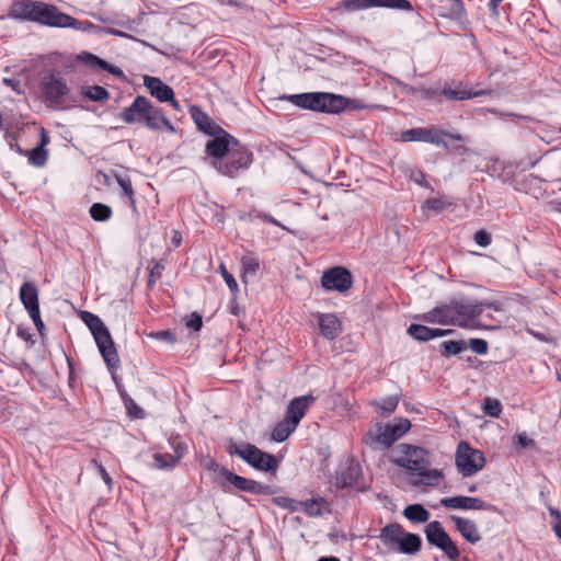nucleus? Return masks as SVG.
I'll return each instance as SVG.
<instances>
[{
    "label": "nucleus",
    "instance_id": "obj_1",
    "mask_svg": "<svg viewBox=\"0 0 561 561\" xmlns=\"http://www.w3.org/2000/svg\"><path fill=\"white\" fill-rule=\"evenodd\" d=\"M211 137L206 142L205 153L211 165L222 175L234 178L253 162V153L225 129Z\"/></svg>",
    "mask_w": 561,
    "mask_h": 561
},
{
    "label": "nucleus",
    "instance_id": "obj_2",
    "mask_svg": "<svg viewBox=\"0 0 561 561\" xmlns=\"http://www.w3.org/2000/svg\"><path fill=\"white\" fill-rule=\"evenodd\" d=\"M392 463L410 471L409 482L413 486H437L443 479L442 470L430 468V451L420 446L399 444L394 449Z\"/></svg>",
    "mask_w": 561,
    "mask_h": 561
},
{
    "label": "nucleus",
    "instance_id": "obj_3",
    "mask_svg": "<svg viewBox=\"0 0 561 561\" xmlns=\"http://www.w3.org/2000/svg\"><path fill=\"white\" fill-rule=\"evenodd\" d=\"M117 118L125 124H141L152 130L174 133L175 128L161 107L154 106L146 96L137 95L131 104L123 108Z\"/></svg>",
    "mask_w": 561,
    "mask_h": 561
},
{
    "label": "nucleus",
    "instance_id": "obj_4",
    "mask_svg": "<svg viewBox=\"0 0 561 561\" xmlns=\"http://www.w3.org/2000/svg\"><path fill=\"white\" fill-rule=\"evenodd\" d=\"M226 453L231 457H239L255 470L276 473L279 462L277 458L259 447L247 442H234L229 439L226 445Z\"/></svg>",
    "mask_w": 561,
    "mask_h": 561
},
{
    "label": "nucleus",
    "instance_id": "obj_5",
    "mask_svg": "<svg viewBox=\"0 0 561 561\" xmlns=\"http://www.w3.org/2000/svg\"><path fill=\"white\" fill-rule=\"evenodd\" d=\"M378 538L388 552L413 556L422 548L421 537L416 534L405 531L398 523H391L382 527Z\"/></svg>",
    "mask_w": 561,
    "mask_h": 561
},
{
    "label": "nucleus",
    "instance_id": "obj_6",
    "mask_svg": "<svg viewBox=\"0 0 561 561\" xmlns=\"http://www.w3.org/2000/svg\"><path fill=\"white\" fill-rule=\"evenodd\" d=\"M81 319L93 334L95 343L106 365L110 368H117L119 365V357L110 331L103 321L96 314L89 311H82Z\"/></svg>",
    "mask_w": 561,
    "mask_h": 561
},
{
    "label": "nucleus",
    "instance_id": "obj_7",
    "mask_svg": "<svg viewBox=\"0 0 561 561\" xmlns=\"http://www.w3.org/2000/svg\"><path fill=\"white\" fill-rule=\"evenodd\" d=\"M410 428L411 423L408 419H399L394 423L377 424L375 430L366 433L363 443L373 450H383L391 447Z\"/></svg>",
    "mask_w": 561,
    "mask_h": 561
},
{
    "label": "nucleus",
    "instance_id": "obj_8",
    "mask_svg": "<svg viewBox=\"0 0 561 561\" xmlns=\"http://www.w3.org/2000/svg\"><path fill=\"white\" fill-rule=\"evenodd\" d=\"M211 468L217 472L216 483L224 491H228V484H230L239 491L255 495H272L275 493L274 486L233 473L226 467H219L216 462H211L209 469Z\"/></svg>",
    "mask_w": 561,
    "mask_h": 561
},
{
    "label": "nucleus",
    "instance_id": "obj_9",
    "mask_svg": "<svg viewBox=\"0 0 561 561\" xmlns=\"http://www.w3.org/2000/svg\"><path fill=\"white\" fill-rule=\"evenodd\" d=\"M444 137L453 140V141H468L469 140V136L461 135L459 133H451L448 130H444L436 126L410 128V129L403 130L400 134V139L404 142L421 141V142H427L431 145L443 147L444 149H448V142H446L444 140Z\"/></svg>",
    "mask_w": 561,
    "mask_h": 561
},
{
    "label": "nucleus",
    "instance_id": "obj_10",
    "mask_svg": "<svg viewBox=\"0 0 561 561\" xmlns=\"http://www.w3.org/2000/svg\"><path fill=\"white\" fill-rule=\"evenodd\" d=\"M37 13L36 23L50 27H70L79 31H89L94 27L92 23L79 21L61 12L57 7L45 2H42Z\"/></svg>",
    "mask_w": 561,
    "mask_h": 561
},
{
    "label": "nucleus",
    "instance_id": "obj_11",
    "mask_svg": "<svg viewBox=\"0 0 561 561\" xmlns=\"http://www.w3.org/2000/svg\"><path fill=\"white\" fill-rule=\"evenodd\" d=\"M455 461L458 471L463 477H470L484 467L485 458L482 451L461 440L457 446Z\"/></svg>",
    "mask_w": 561,
    "mask_h": 561
},
{
    "label": "nucleus",
    "instance_id": "obj_12",
    "mask_svg": "<svg viewBox=\"0 0 561 561\" xmlns=\"http://www.w3.org/2000/svg\"><path fill=\"white\" fill-rule=\"evenodd\" d=\"M430 545L440 549L450 560H456L460 551L438 520H433L424 529Z\"/></svg>",
    "mask_w": 561,
    "mask_h": 561
},
{
    "label": "nucleus",
    "instance_id": "obj_13",
    "mask_svg": "<svg viewBox=\"0 0 561 561\" xmlns=\"http://www.w3.org/2000/svg\"><path fill=\"white\" fill-rule=\"evenodd\" d=\"M321 284L325 290L344 293L352 287L353 277L345 267L335 266L323 273Z\"/></svg>",
    "mask_w": 561,
    "mask_h": 561
},
{
    "label": "nucleus",
    "instance_id": "obj_14",
    "mask_svg": "<svg viewBox=\"0 0 561 561\" xmlns=\"http://www.w3.org/2000/svg\"><path fill=\"white\" fill-rule=\"evenodd\" d=\"M70 89L64 78L58 75L50 73L42 83V93L47 102L58 106L61 105L64 98L69 93Z\"/></svg>",
    "mask_w": 561,
    "mask_h": 561
},
{
    "label": "nucleus",
    "instance_id": "obj_15",
    "mask_svg": "<svg viewBox=\"0 0 561 561\" xmlns=\"http://www.w3.org/2000/svg\"><path fill=\"white\" fill-rule=\"evenodd\" d=\"M455 305L458 321L462 323L459 324L460 328L471 327L472 321L481 316L485 308L499 310L495 301H480L474 304L455 301Z\"/></svg>",
    "mask_w": 561,
    "mask_h": 561
},
{
    "label": "nucleus",
    "instance_id": "obj_16",
    "mask_svg": "<svg viewBox=\"0 0 561 561\" xmlns=\"http://www.w3.org/2000/svg\"><path fill=\"white\" fill-rule=\"evenodd\" d=\"M440 504L450 510H473V511H492L497 512V507L493 504H490L488 502H484L483 500L479 497H471V496H451V497H444L440 500Z\"/></svg>",
    "mask_w": 561,
    "mask_h": 561
},
{
    "label": "nucleus",
    "instance_id": "obj_17",
    "mask_svg": "<svg viewBox=\"0 0 561 561\" xmlns=\"http://www.w3.org/2000/svg\"><path fill=\"white\" fill-rule=\"evenodd\" d=\"M343 7L347 11H356L375 7L404 11L412 10V4L408 0H344Z\"/></svg>",
    "mask_w": 561,
    "mask_h": 561
},
{
    "label": "nucleus",
    "instance_id": "obj_18",
    "mask_svg": "<svg viewBox=\"0 0 561 561\" xmlns=\"http://www.w3.org/2000/svg\"><path fill=\"white\" fill-rule=\"evenodd\" d=\"M42 1L16 0L12 3L9 15L15 20L36 22Z\"/></svg>",
    "mask_w": 561,
    "mask_h": 561
},
{
    "label": "nucleus",
    "instance_id": "obj_19",
    "mask_svg": "<svg viewBox=\"0 0 561 561\" xmlns=\"http://www.w3.org/2000/svg\"><path fill=\"white\" fill-rule=\"evenodd\" d=\"M314 401L316 398L311 394L293 399L287 405L285 419L297 427L301 419L305 416L306 411Z\"/></svg>",
    "mask_w": 561,
    "mask_h": 561
},
{
    "label": "nucleus",
    "instance_id": "obj_20",
    "mask_svg": "<svg viewBox=\"0 0 561 561\" xmlns=\"http://www.w3.org/2000/svg\"><path fill=\"white\" fill-rule=\"evenodd\" d=\"M280 100H288L294 105L299 106L301 108H308L311 111L320 112L321 101H322V92H310V93H300V94H291V95H282Z\"/></svg>",
    "mask_w": 561,
    "mask_h": 561
},
{
    "label": "nucleus",
    "instance_id": "obj_21",
    "mask_svg": "<svg viewBox=\"0 0 561 561\" xmlns=\"http://www.w3.org/2000/svg\"><path fill=\"white\" fill-rule=\"evenodd\" d=\"M190 113L197 128L204 134L211 136L222 131L224 128L215 123L201 107L193 105Z\"/></svg>",
    "mask_w": 561,
    "mask_h": 561
},
{
    "label": "nucleus",
    "instance_id": "obj_22",
    "mask_svg": "<svg viewBox=\"0 0 561 561\" xmlns=\"http://www.w3.org/2000/svg\"><path fill=\"white\" fill-rule=\"evenodd\" d=\"M450 519L462 538L468 542L473 545L481 540L480 531L473 520L456 515H453Z\"/></svg>",
    "mask_w": 561,
    "mask_h": 561
},
{
    "label": "nucleus",
    "instance_id": "obj_23",
    "mask_svg": "<svg viewBox=\"0 0 561 561\" xmlns=\"http://www.w3.org/2000/svg\"><path fill=\"white\" fill-rule=\"evenodd\" d=\"M353 101L334 93L322 92V101L320 112L339 114L351 105Z\"/></svg>",
    "mask_w": 561,
    "mask_h": 561
},
{
    "label": "nucleus",
    "instance_id": "obj_24",
    "mask_svg": "<svg viewBox=\"0 0 561 561\" xmlns=\"http://www.w3.org/2000/svg\"><path fill=\"white\" fill-rule=\"evenodd\" d=\"M144 84L150 94L160 102H167L173 96V89L157 77L145 76Z\"/></svg>",
    "mask_w": 561,
    "mask_h": 561
},
{
    "label": "nucleus",
    "instance_id": "obj_25",
    "mask_svg": "<svg viewBox=\"0 0 561 561\" xmlns=\"http://www.w3.org/2000/svg\"><path fill=\"white\" fill-rule=\"evenodd\" d=\"M451 329H432L423 324L412 323L408 328V333L415 340L426 342L435 337L451 334Z\"/></svg>",
    "mask_w": 561,
    "mask_h": 561
},
{
    "label": "nucleus",
    "instance_id": "obj_26",
    "mask_svg": "<svg viewBox=\"0 0 561 561\" xmlns=\"http://www.w3.org/2000/svg\"><path fill=\"white\" fill-rule=\"evenodd\" d=\"M319 328L321 334L330 341L336 339L342 332V323L333 313L321 314L319 317Z\"/></svg>",
    "mask_w": 561,
    "mask_h": 561
},
{
    "label": "nucleus",
    "instance_id": "obj_27",
    "mask_svg": "<svg viewBox=\"0 0 561 561\" xmlns=\"http://www.w3.org/2000/svg\"><path fill=\"white\" fill-rule=\"evenodd\" d=\"M20 300L27 312L39 309L38 289L35 283L24 282L19 291Z\"/></svg>",
    "mask_w": 561,
    "mask_h": 561
},
{
    "label": "nucleus",
    "instance_id": "obj_28",
    "mask_svg": "<svg viewBox=\"0 0 561 561\" xmlns=\"http://www.w3.org/2000/svg\"><path fill=\"white\" fill-rule=\"evenodd\" d=\"M362 476L359 463H351L346 469L336 473L335 485L339 489H346L355 485Z\"/></svg>",
    "mask_w": 561,
    "mask_h": 561
},
{
    "label": "nucleus",
    "instance_id": "obj_29",
    "mask_svg": "<svg viewBox=\"0 0 561 561\" xmlns=\"http://www.w3.org/2000/svg\"><path fill=\"white\" fill-rule=\"evenodd\" d=\"M444 11L440 13L442 16L457 21L462 30L467 27L466 9L462 0H449L447 7L442 8Z\"/></svg>",
    "mask_w": 561,
    "mask_h": 561
},
{
    "label": "nucleus",
    "instance_id": "obj_30",
    "mask_svg": "<svg viewBox=\"0 0 561 561\" xmlns=\"http://www.w3.org/2000/svg\"><path fill=\"white\" fill-rule=\"evenodd\" d=\"M113 175L122 190L121 197L126 198L129 207L136 210L135 191L130 178L117 172H114Z\"/></svg>",
    "mask_w": 561,
    "mask_h": 561
},
{
    "label": "nucleus",
    "instance_id": "obj_31",
    "mask_svg": "<svg viewBox=\"0 0 561 561\" xmlns=\"http://www.w3.org/2000/svg\"><path fill=\"white\" fill-rule=\"evenodd\" d=\"M442 94L448 100L462 101V100H470V99L480 96V95H482V92L467 90V89L462 88L461 85H457V87L445 85L442 89Z\"/></svg>",
    "mask_w": 561,
    "mask_h": 561
},
{
    "label": "nucleus",
    "instance_id": "obj_32",
    "mask_svg": "<svg viewBox=\"0 0 561 561\" xmlns=\"http://www.w3.org/2000/svg\"><path fill=\"white\" fill-rule=\"evenodd\" d=\"M80 58L92 68L99 67L102 70L107 71L108 73H112L116 77L123 76V70L121 68L108 64L107 61L99 58L98 56L91 53H82Z\"/></svg>",
    "mask_w": 561,
    "mask_h": 561
},
{
    "label": "nucleus",
    "instance_id": "obj_33",
    "mask_svg": "<svg viewBox=\"0 0 561 561\" xmlns=\"http://www.w3.org/2000/svg\"><path fill=\"white\" fill-rule=\"evenodd\" d=\"M242 282L248 283V278L255 276L260 270V260L254 254H247L241 257Z\"/></svg>",
    "mask_w": 561,
    "mask_h": 561
},
{
    "label": "nucleus",
    "instance_id": "obj_34",
    "mask_svg": "<svg viewBox=\"0 0 561 561\" xmlns=\"http://www.w3.org/2000/svg\"><path fill=\"white\" fill-rule=\"evenodd\" d=\"M403 515L414 523H426L431 517L430 512L421 504L408 505L403 511Z\"/></svg>",
    "mask_w": 561,
    "mask_h": 561
},
{
    "label": "nucleus",
    "instance_id": "obj_35",
    "mask_svg": "<svg viewBox=\"0 0 561 561\" xmlns=\"http://www.w3.org/2000/svg\"><path fill=\"white\" fill-rule=\"evenodd\" d=\"M467 348V343L462 340L459 341H443L439 344V353L443 357L449 358L451 356L460 354Z\"/></svg>",
    "mask_w": 561,
    "mask_h": 561
},
{
    "label": "nucleus",
    "instance_id": "obj_36",
    "mask_svg": "<svg viewBox=\"0 0 561 561\" xmlns=\"http://www.w3.org/2000/svg\"><path fill=\"white\" fill-rule=\"evenodd\" d=\"M296 430V426L293 425L289 421L284 419L283 421L278 422L273 432H272V439L277 443H282L288 438V436Z\"/></svg>",
    "mask_w": 561,
    "mask_h": 561
},
{
    "label": "nucleus",
    "instance_id": "obj_37",
    "mask_svg": "<svg viewBox=\"0 0 561 561\" xmlns=\"http://www.w3.org/2000/svg\"><path fill=\"white\" fill-rule=\"evenodd\" d=\"M81 94L94 102H102L110 98L108 91L101 85H88L81 88Z\"/></svg>",
    "mask_w": 561,
    "mask_h": 561
},
{
    "label": "nucleus",
    "instance_id": "obj_38",
    "mask_svg": "<svg viewBox=\"0 0 561 561\" xmlns=\"http://www.w3.org/2000/svg\"><path fill=\"white\" fill-rule=\"evenodd\" d=\"M89 213L93 220L103 222L110 220L113 214L112 208L102 203H94Z\"/></svg>",
    "mask_w": 561,
    "mask_h": 561
},
{
    "label": "nucleus",
    "instance_id": "obj_39",
    "mask_svg": "<svg viewBox=\"0 0 561 561\" xmlns=\"http://www.w3.org/2000/svg\"><path fill=\"white\" fill-rule=\"evenodd\" d=\"M153 465L160 470H172L178 463L176 458H173L171 454L156 453L153 455Z\"/></svg>",
    "mask_w": 561,
    "mask_h": 561
},
{
    "label": "nucleus",
    "instance_id": "obj_40",
    "mask_svg": "<svg viewBox=\"0 0 561 561\" xmlns=\"http://www.w3.org/2000/svg\"><path fill=\"white\" fill-rule=\"evenodd\" d=\"M398 403L399 398L397 396H389L378 402H375L374 405L382 415H389L396 411Z\"/></svg>",
    "mask_w": 561,
    "mask_h": 561
},
{
    "label": "nucleus",
    "instance_id": "obj_41",
    "mask_svg": "<svg viewBox=\"0 0 561 561\" xmlns=\"http://www.w3.org/2000/svg\"><path fill=\"white\" fill-rule=\"evenodd\" d=\"M299 503H300V508L304 507L305 512L309 516L316 517V516H321L323 514L322 510H321V504L325 503L324 499H309L306 501H299Z\"/></svg>",
    "mask_w": 561,
    "mask_h": 561
},
{
    "label": "nucleus",
    "instance_id": "obj_42",
    "mask_svg": "<svg viewBox=\"0 0 561 561\" xmlns=\"http://www.w3.org/2000/svg\"><path fill=\"white\" fill-rule=\"evenodd\" d=\"M442 321L443 324H453L458 327L459 324H462L458 321L455 301L442 305Z\"/></svg>",
    "mask_w": 561,
    "mask_h": 561
},
{
    "label": "nucleus",
    "instance_id": "obj_43",
    "mask_svg": "<svg viewBox=\"0 0 561 561\" xmlns=\"http://www.w3.org/2000/svg\"><path fill=\"white\" fill-rule=\"evenodd\" d=\"M26 154L28 156V162L34 167H44L48 157L47 150L42 147H36Z\"/></svg>",
    "mask_w": 561,
    "mask_h": 561
},
{
    "label": "nucleus",
    "instance_id": "obj_44",
    "mask_svg": "<svg viewBox=\"0 0 561 561\" xmlns=\"http://www.w3.org/2000/svg\"><path fill=\"white\" fill-rule=\"evenodd\" d=\"M163 270H164V266L159 261H154L152 266L149 267V277H148V280H147V288L148 289L151 290L156 286L157 282L162 276V271Z\"/></svg>",
    "mask_w": 561,
    "mask_h": 561
},
{
    "label": "nucleus",
    "instance_id": "obj_45",
    "mask_svg": "<svg viewBox=\"0 0 561 561\" xmlns=\"http://www.w3.org/2000/svg\"><path fill=\"white\" fill-rule=\"evenodd\" d=\"M483 411L489 416L497 417L502 412V405L496 399L485 398L483 402Z\"/></svg>",
    "mask_w": 561,
    "mask_h": 561
},
{
    "label": "nucleus",
    "instance_id": "obj_46",
    "mask_svg": "<svg viewBox=\"0 0 561 561\" xmlns=\"http://www.w3.org/2000/svg\"><path fill=\"white\" fill-rule=\"evenodd\" d=\"M273 503L282 508L289 510L290 512H296L300 510V503L297 500L290 499L288 496H276L273 497Z\"/></svg>",
    "mask_w": 561,
    "mask_h": 561
},
{
    "label": "nucleus",
    "instance_id": "obj_47",
    "mask_svg": "<svg viewBox=\"0 0 561 561\" xmlns=\"http://www.w3.org/2000/svg\"><path fill=\"white\" fill-rule=\"evenodd\" d=\"M219 273L224 280L226 282L227 286L229 287L230 291L232 294H237L239 291L238 283L234 279L233 275L228 272L225 264L219 265Z\"/></svg>",
    "mask_w": 561,
    "mask_h": 561
},
{
    "label": "nucleus",
    "instance_id": "obj_48",
    "mask_svg": "<svg viewBox=\"0 0 561 561\" xmlns=\"http://www.w3.org/2000/svg\"><path fill=\"white\" fill-rule=\"evenodd\" d=\"M417 318L423 320L424 322L443 324L442 306H438L432 309L431 311L419 316Z\"/></svg>",
    "mask_w": 561,
    "mask_h": 561
},
{
    "label": "nucleus",
    "instance_id": "obj_49",
    "mask_svg": "<svg viewBox=\"0 0 561 561\" xmlns=\"http://www.w3.org/2000/svg\"><path fill=\"white\" fill-rule=\"evenodd\" d=\"M470 347L472 352L479 355L488 353V342L483 339H470L467 347Z\"/></svg>",
    "mask_w": 561,
    "mask_h": 561
},
{
    "label": "nucleus",
    "instance_id": "obj_50",
    "mask_svg": "<svg viewBox=\"0 0 561 561\" xmlns=\"http://www.w3.org/2000/svg\"><path fill=\"white\" fill-rule=\"evenodd\" d=\"M185 324L188 329H192L194 331H199L203 327L202 316L197 312L191 313L188 316V318L186 319Z\"/></svg>",
    "mask_w": 561,
    "mask_h": 561
},
{
    "label": "nucleus",
    "instance_id": "obj_51",
    "mask_svg": "<svg viewBox=\"0 0 561 561\" xmlns=\"http://www.w3.org/2000/svg\"><path fill=\"white\" fill-rule=\"evenodd\" d=\"M171 446L174 451V455L172 456L173 458H176V463H179L180 460L184 457L187 446L184 443L175 439L171 442Z\"/></svg>",
    "mask_w": 561,
    "mask_h": 561
},
{
    "label": "nucleus",
    "instance_id": "obj_52",
    "mask_svg": "<svg viewBox=\"0 0 561 561\" xmlns=\"http://www.w3.org/2000/svg\"><path fill=\"white\" fill-rule=\"evenodd\" d=\"M473 240L476 241L477 244H479L480 247H488L490 243H491V236L488 231L485 230H479L474 233L473 236Z\"/></svg>",
    "mask_w": 561,
    "mask_h": 561
},
{
    "label": "nucleus",
    "instance_id": "obj_53",
    "mask_svg": "<svg viewBox=\"0 0 561 561\" xmlns=\"http://www.w3.org/2000/svg\"><path fill=\"white\" fill-rule=\"evenodd\" d=\"M549 514L557 519L553 524V530L556 536L561 539V512L558 508L549 507Z\"/></svg>",
    "mask_w": 561,
    "mask_h": 561
},
{
    "label": "nucleus",
    "instance_id": "obj_54",
    "mask_svg": "<svg viewBox=\"0 0 561 561\" xmlns=\"http://www.w3.org/2000/svg\"><path fill=\"white\" fill-rule=\"evenodd\" d=\"M469 141H470V139L468 141H458L459 144H457V145H453V146L448 145L447 150L450 151L455 156H462V154L470 153L471 150L465 146V144L469 142Z\"/></svg>",
    "mask_w": 561,
    "mask_h": 561
},
{
    "label": "nucleus",
    "instance_id": "obj_55",
    "mask_svg": "<svg viewBox=\"0 0 561 561\" xmlns=\"http://www.w3.org/2000/svg\"><path fill=\"white\" fill-rule=\"evenodd\" d=\"M128 415L131 417H142V410L135 403L133 399H128V401L125 402Z\"/></svg>",
    "mask_w": 561,
    "mask_h": 561
},
{
    "label": "nucleus",
    "instance_id": "obj_56",
    "mask_svg": "<svg viewBox=\"0 0 561 561\" xmlns=\"http://www.w3.org/2000/svg\"><path fill=\"white\" fill-rule=\"evenodd\" d=\"M31 319L33 320L37 331L43 334V330L45 329V324L41 318V311L39 309L38 310H35V311H32V312H28Z\"/></svg>",
    "mask_w": 561,
    "mask_h": 561
},
{
    "label": "nucleus",
    "instance_id": "obj_57",
    "mask_svg": "<svg viewBox=\"0 0 561 561\" xmlns=\"http://www.w3.org/2000/svg\"><path fill=\"white\" fill-rule=\"evenodd\" d=\"M425 207L434 211H439L443 209L444 205L438 198H428L425 202Z\"/></svg>",
    "mask_w": 561,
    "mask_h": 561
},
{
    "label": "nucleus",
    "instance_id": "obj_58",
    "mask_svg": "<svg viewBox=\"0 0 561 561\" xmlns=\"http://www.w3.org/2000/svg\"><path fill=\"white\" fill-rule=\"evenodd\" d=\"M153 336L168 343L175 342V336L171 331H160L157 332Z\"/></svg>",
    "mask_w": 561,
    "mask_h": 561
},
{
    "label": "nucleus",
    "instance_id": "obj_59",
    "mask_svg": "<svg viewBox=\"0 0 561 561\" xmlns=\"http://www.w3.org/2000/svg\"><path fill=\"white\" fill-rule=\"evenodd\" d=\"M503 0H490L488 8L492 18L497 19L500 16L499 5Z\"/></svg>",
    "mask_w": 561,
    "mask_h": 561
},
{
    "label": "nucleus",
    "instance_id": "obj_60",
    "mask_svg": "<svg viewBox=\"0 0 561 561\" xmlns=\"http://www.w3.org/2000/svg\"><path fill=\"white\" fill-rule=\"evenodd\" d=\"M516 440L517 444L523 448H527L534 444L533 439L528 438L525 433L517 434Z\"/></svg>",
    "mask_w": 561,
    "mask_h": 561
},
{
    "label": "nucleus",
    "instance_id": "obj_61",
    "mask_svg": "<svg viewBox=\"0 0 561 561\" xmlns=\"http://www.w3.org/2000/svg\"><path fill=\"white\" fill-rule=\"evenodd\" d=\"M2 82L12 88L13 91H16V92H21L20 91V85H21V82L14 78H3Z\"/></svg>",
    "mask_w": 561,
    "mask_h": 561
},
{
    "label": "nucleus",
    "instance_id": "obj_62",
    "mask_svg": "<svg viewBox=\"0 0 561 561\" xmlns=\"http://www.w3.org/2000/svg\"><path fill=\"white\" fill-rule=\"evenodd\" d=\"M99 471H100V474L103 479V481L105 482V484L111 488L112 484H113V480L112 478L110 477V474L107 473V471L105 470V468L103 466H99Z\"/></svg>",
    "mask_w": 561,
    "mask_h": 561
},
{
    "label": "nucleus",
    "instance_id": "obj_63",
    "mask_svg": "<svg viewBox=\"0 0 561 561\" xmlns=\"http://www.w3.org/2000/svg\"><path fill=\"white\" fill-rule=\"evenodd\" d=\"M181 241H182L181 233L179 231H173V236L171 239L172 244L174 247H179L181 244Z\"/></svg>",
    "mask_w": 561,
    "mask_h": 561
},
{
    "label": "nucleus",
    "instance_id": "obj_64",
    "mask_svg": "<svg viewBox=\"0 0 561 561\" xmlns=\"http://www.w3.org/2000/svg\"><path fill=\"white\" fill-rule=\"evenodd\" d=\"M318 561H340L336 557H321Z\"/></svg>",
    "mask_w": 561,
    "mask_h": 561
}]
</instances>
